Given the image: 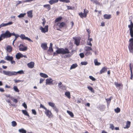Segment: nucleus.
Masks as SVG:
<instances>
[{"label":"nucleus","mask_w":133,"mask_h":133,"mask_svg":"<svg viewBox=\"0 0 133 133\" xmlns=\"http://www.w3.org/2000/svg\"><path fill=\"white\" fill-rule=\"evenodd\" d=\"M130 33L131 38L129 39V42H130L129 44L128 48L130 52H133V28H130Z\"/></svg>","instance_id":"nucleus-1"},{"label":"nucleus","mask_w":133,"mask_h":133,"mask_svg":"<svg viewBox=\"0 0 133 133\" xmlns=\"http://www.w3.org/2000/svg\"><path fill=\"white\" fill-rule=\"evenodd\" d=\"M57 54H61L64 55L66 54H69L70 53L68 49L67 48L64 49L63 48H57V50L56 51Z\"/></svg>","instance_id":"nucleus-2"},{"label":"nucleus","mask_w":133,"mask_h":133,"mask_svg":"<svg viewBox=\"0 0 133 133\" xmlns=\"http://www.w3.org/2000/svg\"><path fill=\"white\" fill-rule=\"evenodd\" d=\"M3 73L5 75H8L9 76H11L12 75H16V73L15 71H6L3 70Z\"/></svg>","instance_id":"nucleus-3"},{"label":"nucleus","mask_w":133,"mask_h":133,"mask_svg":"<svg viewBox=\"0 0 133 133\" xmlns=\"http://www.w3.org/2000/svg\"><path fill=\"white\" fill-rule=\"evenodd\" d=\"M2 36H3V38H10L11 37V33L7 30L5 33L2 34Z\"/></svg>","instance_id":"nucleus-4"},{"label":"nucleus","mask_w":133,"mask_h":133,"mask_svg":"<svg viewBox=\"0 0 133 133\" xmlns=\"http://www.w3.org/2000/svg\"><path fill=\"white\" fill-rule=\"evenodd\" d=\"M19 37L22 39H23V40L25 39L26 40H28L30 42H33V41H32L30 38H29L28 37H25V35L24 34H21L19 36Z\"/></svg>","instance_id":"nucleus-5"},{"label":"nucleus","mask_w":133,"mask_h":133,"mask_svg":"<svg viewBox=\"0 0 133 133\" xmlns=\"http://www.w3.org/2000/svg\"><path fill=\"white\" fill-rule=\"evenodd\" d=\"M48 25L45 26L44 28H43L42 26H41L40 28V29L41 30L42 32L45 33L46 32L48 31Z\"/></svg>","instance_id":"nucleus-6"},{"label":"nucleus","mask_w":133,"mask_h":133,"mask_svg":"<svg viewBox=\"0 0 133 133\" xmlns=\"http://www.w3.org/2000/svg\"><path fill=\"white\" fill-rule=\"evenodd\" d=\"M46 84L50 85L51 84H52L53 82V80L50 78H49L46 79Z\"/></svg>","instance_id":"nucleus-7"},{"label":"nucleus","mask_w":133,"mask_h":133,"mask_svg":"<svg viewBox=\"0 0 133 133\" xmlns=\"http://www.w3.org/2000/svg\"><path fill=\"white\" fill-rule=\"evenodd\" d=\"M22 46V47H24V48H19V50L20 51H25L26 50L28 49L27 47L26 46H24L22 44H20L19 46V47L20 46Z\"/></svg>","instance_id":"nucleus-8"},{"label":"nucleus","mask_w":133,"mask_h":133,"mask_svg":"<svg viewBox=\"0 0 133 133\" xmlns=\"http://www.w3.org/2000/svg\"><path fill=\"white\" fill-rule=\"evenodd\" d=\"M45 110V114L49 117H50L51 116V115L52 114L51 112L49 110H48L47 109H46V110Z\"/></svg>","instance_id":"nucleus-9"},{"label":"nucleus","mask_w":133,"mask_h":133,"mask_svg":"<svg viewBox=\"0 0 133 133\" xmlns=\"http://www.w3.org/2000/svg\"><path fill=\"white\" fill-rule=\"evenodd\" d=\"M73 39L75 40V43L77 45H79L80 41L79 39L77 37H73Z\"/></svg>","instance_id":"nucleus-10"},{"label":"nucleus","mask_w":133,"mask_h":133,"mask_svg":"<svg viewBox=\"0 0 133 133\" xmlns=\"http://www.w3.org/2000/svg\"><path fill=\"white\" fill-rule=\"evenodd\" d=\"M7 56L5 57V59L8 61H10L11 60H13V58L12 56H10L8 55V54H7Z\"/></svg>","instance_id":"nucleus-11"},{"label":"nucleus","mask_w":133,"mask_h":133,"mask_svg":"<svg viewBox=\"0 0 133 133\" xmlns=\"http://www.w3.org/2000/svg\"><path fill=\"white\" fill-rule=\"evenodd\" d=\"M65 24H66L64 22H61V23H57V25L60 28H62L64 27L65 25Z\"/></svg>","instance_id":"nucleus-12"},{"label":"nucleus","mask_w":133,"mask_h":133,"mask_svg":"<svg viewBox=\"0 0 133 133\" xmlns=\"http://www.w3.org/2000/svg\"><path fill=\"white\" fill-rule=\"evenodd\" d=\"M41 47L44 50H46L48 48L47 44L46 43H42L41 45Z\"/></svg>","instance_id":"nucleus-13"},{"label":"nucleus","mask_w":133,"mask_h":133,"mask_svg":"<svg viewBox=\"0 0 133 133\" xmlns=\"http://www.w3.org/2000/svg\"><path fill=\"white\" fill-rule=\"evenodd\" d=\"M22 54L20 52H18L16 55V58L17 59H19L22 57Z\"/></svg>","instance_id":"nucleus-14"},{"label":"nucleus","mask_w":133,"mask_h":133,"mask_svg":"<svg viewBox=\"0 0 133 133\" xmlns=\"http://www.w3.org/2000/svg\"><path fill=\"white\" fill-rule=\"evenodd\" d=\"M34 63L33 62H31L28 64V67L30 68H32L34 66Z\"/></svg>","instance_id":"nucleus-15"},{"label":"nucleus","mask_w":133,"mask_h":133,"mask_svg":"<svg viewBox=\"0 0 133 133\" xmlns=\"http://www.w3.org/2000/svg\"><path fill=\"white\" fill-rule=\"evenodd\" d=\"M107 68L104 67H103L102 69L100 70V74H102L103 73L106 72L107 71Z\"/></svg>","instance_id":"nucleus-16"},{"label":"nucleus","mask_w":133,"mask_h":133,"mask_svg":"<svg viewBox=\"0 0 133 133\" xmlns=\"http://www.w3.org/2000/svg\"><path fill=\"white\" fill-rule=\"evenodd\" d=\"M12 48L10 45H8L6 47V50L9 52H11L12 51Z\"/></svg>","instance_id":"nucleus-17"},{"label":"nucleus","mask_w":133,"mask_h":133,"mask_svg":"<svg viewBox=\"0 0 133 133\" xmlns=\"http://www.w3.org/2000/svg\"><path fill=\"white\" fill-rule=\"evenodd\" d=\"M27 14L28 17L32 18L33 17L32 11L31 10L27 12Z\"/></svg>","instance_id":"nucleus-18"},{"label":"nucleus","mask_w":133,"mask_h":133,"mask_svg":"<svg viewBox=\"0 0 133 133\" xmlns=\"http://www.w3.org/2000/svg\"><path fill=\"white\" fill-rule=\"evenodd\" d=\"M58 2V0H50L49 1V3L51 5H52L54 4L57 3Z\"/></svg>","instance_id":"nucleus-19"},{"label":"nucleus","mask_w":133,"mask_h":133,"mask_svg":"<svg viewBox=\"0 0 133 133\" xmlns=\"http://www.w3.org/2000/svg\"><path fill=\"white\" fill-rule=\"evenodd\" d=\"M104 17L105 19H109L111 17V15L110 14L108 15L105 14L104 15Z\"/></svg>","instance_id":"nucleus-20"},{"label":"nucleus","mask_w":133,"mask_h":133,"mask_svg":"<svg viewBox=\"0 0 133 133\" xmlns=\"http://www.w3.org/2000/svg\"><path fill=\"white\" fill-rule=\"evenodd\" d=\"M43 7L46 8L48 9V11H49L51 9V6L50 4H47L44 5H43Z\"/></svg>","instance_id":"nucleus-21"},{"label":"nucleus","mask_w":133,"mask_h":133,"mask_svg":"<svg viewBox=\"0 0 133 133\" xmlns=\"http://www.w3.org/2000/svg\"><path fill=\"white\" fill-rule=\"evenodd\" d=\"M40 76L44 78H46L48 77V75L44 73H43L42 72H41L40 74Z\"/></svg>","instance_id":"nucleus-22"},{"label":"nucleus","mask_w":133,"mask_h":133,"mask_svg":"<svg viewBox=\"0 0 133 133\" xmlns=\"http://www.w3.org/2000/svg\"><path fill=\"white\" fill-rule=\"evenodd\" d=\"M52 44L51 43H50V46L48 50V51H49L51 52H52L53 51V50L52 48Z\"/></svg>","instance_id":"nucleus-23"},{"label":"nucleus","mask_w":133,"mask_h":133,"mask_svg":"<svg viewBox=\"0 0 133 133\" xmlns=\"http://www.w3.org/2000/svg\"><path fill=\"white\" fill-rule=\"evenodd\" d=\"M112 97H110L109 98L106 99V100L107 101L108 106L109 105L110 103V102L111 98Z\"/></svg>","instance_id":"nucleus-24"},{"label":"nucleus","mask_w":133,"mask_h":133,"mask_svg":"<svg viewBox=\"0 0 133 133\" xmlns=\"http://www.w3.org/2000/svg\"><path fill=\"white\" fill-rule=\"evenodd\" d=\"M22 112L23 114H24L25 115L29 117H30L29 115L26 110H22Z\"/></svg>","instance_id":"nucleus-25"},{"label":"nucleus","mask_w":133,"mask_h":133,"mask_svg":"<svg viewBox=\"0 0 133 133\" xmlns=\"http://www.w3.org/2000/svg\"><path fill=\"white\" fill-rule=\"evenodd\" d=\"M19 132L20 133H26V131L23 128L19 129L18 130Z\"/></svg>","instance_id":"nucleus-26"},{"label":"nucleus","mask_w":133,"mask_h":133,"mask_svg":"<svg viewBox=\"0 0 133 133\" xmlns=\"http://www.w3.org/2000/svg\"><path fill=\"white\" fill-rule=\"evenodd\" d=\"M26 15V13L23 14H21L18 16V17L19 18H21L24 17Z\"/></svg>","instance_id":"nucleus-27"},{"label":"nucleus","mask_w":133,"mask_h":133,"mask_svg":"<svg viewBox=\"0 0 133 133\" xmlns=\"http://www.w3.org/2000/svg\"><path fill=\"white\" fill-rule=\"evenodd\" d=\"M62 18L61 17H59L56 18L55 20V22L56 23L61 21L62 19Z\"/></svg>","instance_id":"nucleus-28"},{"label":"nucleus","mask_w":133,"mask_h":133,"mask_svg":"<svg viewBox=\"0 0 133 133\" xmlns=\"http://www.w3.org/2000/svg\"><path fill=\"white\" fill-rule=\"evenodd\" d=\"M95 65H99L101 64V63L98 62L97 59H95L94 61Z\"/></svg>","instance_id":"nucleus-29"},{"label":"nucleus","mask_w":133,"mask_h":133,"mask_svg":"<svg viewBox=\"0 0 133 133\" xmlns=\"http://www.w3.org/2000/svg\"><path fill=\"white\" fill-rule=\"evenodd\" d=\"M77 66L78 65H77V64L76 63L73 64L70 67V69H71L75 68L76 67H77Z\"/></svg>","instance_id":"nucleus-30"},{"label":"nucleus","mask_w":133,"mask_h":133,"mask_svg":"<svg viewBox=\"0 0 133 133\" xmlns=\"http://www.w3.org/2000/svg\"><path fill=\"white\" fill-rule=\"evenodd\" d=\"M14 90L16 92H19V90L16 86H14L13 87Z\"/></svg>","instance_id":"nucleus-31"},{"label":"nucleus","mask_w":133,"mask_h":133,"mask_svg":"<svg viewBox=\"0 0 133 133\" xmlns=\"http://www.w3.org/2000/svg\"><path fill=\"white\" fill-rule=\"evenodd\" d=\"M85 50L86 51H88L92 50V49L90 47L88 46H86L85 47Z\"/></svg>","instance_id":"nucleus-32"},{"label":"nucleus","mask_w":133,"mask_h":133,"mask_svg":"<svg viewBox=\"0 0 133 133\" xmlns=\"http://www.w3.org/2000/svg\"><path fill=\"white\" fill-rule=\"evenodd\" d=\"M129 21L130 22V24L128 25V27L130 28H133V23L132 21L131 20H130Z\"/></svg>","instance_id":"nucleus-33"},{"label":"nucleus","mask_w":133,"mask_h":133,"mask_svg":"<svg viewBox=\"0 0 133 133\" xmlns=\"http://www.w3.org/2000/svg\"><path fill=\"white\" fill-rule=\"evenodd\" d=\"M65 95L68 98H70V94L69 92H66L65 93Z\"/></svg>","instance_id":"nucleus-34"},{"label":"nucleus","mask_w":133,"mask_h":133,"mask_svg":"<svg viewBox=\"0 0 133 133\" xmlns=\"http://www.w3.org/2000/svg\"><path fill=\"white\" fill-rule=\"evenodd\" d=\"M87 88L89 90H90L91 91V92L93 93L94 92V90L93 89V88L89 86Z\"/></svg>","instance_id":"nucleus-35"},{"label":"nucleus","mask_w":133,"mask_h":133,"mask_svg":"<svg viewBox=\"0 0 133 133\" xmlns=\"http://www.w3.org/2000/svg\"><path fill=\"white\" fill-rule=\"evenodd\" d=\"M48 104L50 106H51L52 108L55 106V104L53 103L49 102L48 103Z\"/></svg>","instance_id":"nucleus-36"},{"label":"nucleus","mask_w":133,"mask_h":133,"mask_svg":"<svg viewBox=\"0 0 133 133\" xmlns=\"http://www.w3.org/2000/svg\"><path fill=\"white\" fill-rule=\"evenodd\" d=\"M17 125V124L16 121H13L11 122V125L13 127L16 126Z\"/></svg>","instance_id":"nucleus-37"},{"label":"nucleus","mask_w":133,"mask_h":133,"mask_svg":"<svg viewBox=\"0 0 133 133\" xmlns=\"http://www.w3.org/2000/svg\"><path fill=\"white\" fill-rule=\"evenodd\" d=\"M67 113L70 115L71 117H73L74 115L72 112L68 110L67 111Z\"/></svg>","instance_id":"nucleus-38"},{"label":"nucleus","mask_w":133,"mask_h":133,"mask_svg":"<svg viewBox=\"0 0 133 133\" xmlns=\"http://www.w3.org/2000/svg\"><path fill=\"white\" fill-rule=\"evenodd\" d=\"M88 12V10H86L85 9H84V17H86L87 16V14Z\"/></svg>","instance_id":"nucleus-39"},{"label":"nucleus","mask_w":133,"mask_h":133,"mask_svg":"<svg viewBox=\"0 0 133 133\" xmlns=\"http://www.w3.org/2000/svg\"><path fill=\"white\" fill-rule=\"evenodd\" d=\"M115 111L117 113L119 112L120 111V109L118 107H117L116 109H115Z\"/></svg>","instance_id":"nucleus-40"},{"label":"nucleus","mask_w":133,"mask_h":133,"mask_svg":"<svg viewBox=\"0 0 133 133\" xmlns=\"http://www.w3.org/2000/svg\"><path fill=\"white\" fill-rule=\"evenodd\" d=\"M16 73V75L17 74H24V72L22 70H21L19 71H18L17 72H15Z\"/></svg>","instance_id":"nucleus-41"},{"label":"nucleus","mask_w":133,"mask_h":133,"mask_svg":"<svg viewBox=\"0 0 133 133\" xmlns=\"http://www.w3.org/2000/svg\"><path fill=\"white\" fill-rule=\"evenodd\" d=\"M79 15L82 18L83 17H84V13H83L82 12H81L80 13H79Z\"/></svg>","instance_id":"nucleus-42"},{"label":"nucleus","mask_w":133,"mask_h":133,"mask_svg":"<svg viewBox=\"0 0 133 133\" xmlns=\"http://www.w3.org/2000/svg\"><path fill=\"white\" fill-rule=\"evenodd\" d=\"M53 109L57 113L58 111V109L57 108L56 106H55L53 108Z\"/></svg>","instance_id":"nucleus-43"},{"label":"nucleus","mask_w":133,"mask_h":133,"mask_svg":"<svg viewBox=\"0 0 133 133\" xmlns=\"http://www.w3.org/2000/svg\"><path fill=\"white\" fill-rule=\"evenodd\" d=\"M114 128V126L112 124H110V128L112 130H113Z\"/></svg>","instance_id":"nucleus-44"},{"label":"nucleus","mask_w":133,"mask_h":133,"mask_svg":"<svg viewBox=\"0 0 133 133\" xmlns=\"http://www.w3.org/2000/svg\"><path fill=\"white\" fill-rule=\"evenodd\" d=\"M7 25H8L7 23H3L0 25V28H1L2 27L4 26H6Z\"/></svg>","instance_id":"nucleus-45"},{"label":"nucleus","mask_w":133,"mask_h":133,"mask_svg":"<svg viewBox=\"0 0 133 133\" xmlns=\"http://www.w3.org/2000/svg\"><path fill=\"white\" fill-rule=\"evenodd\" d=\"M115 84L116 87H120L121 85V84H118L117 82H115Z\"/></svg>","instance_id":"nucleus-46"},{"label":"nucleus","mask_w":133,"mask_h":133,"mask_svg":"<svg viewBox=\"0 0 133 133\" xmlns=\"http://www.w3.org/2000/svg\"><path fill=\"white\" fill-rule=\"evenodd\" d=\"M5 101H6L7 102H8V103H9V105H13V106H14V105H12V104H11V102H10V100L9 99H5Z\"/></svg>","instance_id":"nucleus-47"},{"label":"nucleus","mask_w":133,"mask_h":133,"mask_svg":"<svg viewBox=\"0 0 133 133\" xmlns=\"http://www.w3.org/2000/svg\"><path fill=\"white\" fill-rule=\"evenodd\" d=\"M89 78L92 81H94L96 80L92 76H89Z\"/></svg>","instance_id":"nucleus-48"},{"label":"nucleus","mask_w":133,"mask_h":133,"mask_svg":"<svg viewBox=\"0 0 133 133\" xmlns=\"http://www.w3.org/2000/svg\"><path fill=\"white\" fill-rule=\"evenodd\" d=\"M88 63V62H81V64L82 65H86Z\"/></svg>","instance_id":"nucleus-49"},{"label":"nucleus","mask_w":133,"mask_h":133,"mask_svg":"<svg viewBox=\"0 0 133 133\" xmlns=\"http://www.w3.org/2000/svg\"><path fill=\"white\" fill-rule=\"evenodd\" d=\"M79 55L80 56L81 58H83L84 57V54L83 53H80L79 54Z\"/></svg>","instance_id":"nucleus-50"},{"label":"nucleus","mask_w":133,"mask_h":133,"mask_svg":"<svg viewBox=\"0 0 133 133\" xmlns=\"http://www.w3.org/2000/svg\"><path fill=\"white\" fill-rule=\"evenodd\" d=\"M32 113L34 114L35 115H36V112L35 109H32Z\"/></svg>","instance_id":"nucleus-51"},{"label":"nucleus","mask_w":133,"mask_h":133,"mask_svg":"<svg viewBox=\"0 0 133 133\" xmlns=\"http://www.w3.org/2000/svg\"><path fill=\"white\" fill-rule=\"evenodd\" d=\"M40 108H42L45 110H46L47 108L45 107L44 105H43L42 104H41L40 105Z\"/></svg>","instance_id":"nucleus-52"},{"label":"nucleus","mask_w":133,"mask_h":133,"mask_svg":"<svg viewBox=\"0 0 133 133\" xmlns=\"http://www.w3.org/2000/svg\"><path fill=\"white\" fill-rule=\"evenodd\" d=\"M68 9H71L72 10L74 8V7L72 6H67Z\"/></svg>","instance_id":"nucleus-53"},{"label":"nucleus","mask_w":133,"mask_h":133,"mask_svg":"<svg viewBox=\"0 0 133 133\" xmlns=\"http://www.w3.org/2000/svg\"><path fill=\"white\" fill-rule=\"evenodd\" d=\"M71 56V55L70 54H68L66 55L65 56H64L63 57L64 58H65L66 57H69Z\"/></svg>","instance_id":"nucleus-54"},{"label":"nucleus","mask_w":133,"mask_h":133,"mask_svg":"<svg viewBox=\"0 0 133 133\" xmlns=\"http://www.w3.org/2000/svg\"><path fill=\"white\" fill-rule=\"evenodd\" d=\"M14 81L15 83H18L20 82H23V81H22L21 80L16 79H14Z\"/></svg>","instance_id":"nucleus-55"},{"label":"nucleus","mask_w":133,"mask_h":133,"mask_svg":"<svg viewBox=\"0 0 133 133\" xmlns=\"http://www.w3.org/2000/svg\"><path fill=\"white\" fill-rule=\"evenodd\" d=\"M25 108L27 109V105L25 102H24L22 105Z\"/></svg>","instance_id":"nucleus-56"},{"label":"nucleus","mask_w":133,"mask_h":133,"mask_svg":"<svg viewBox=\"0 0 133 133\" xmlns=\"http://www.w3.org/2000/svg\"><path fill=\"white\" fill-rule=\"evenodd\" d=\"M131 64L130 63V65H129V67L130 68V72H131V75H133V74H132V68H131Z\"/></svg>","instance_id":"nucleus-57"},{"label":"nucleus","mask_w":133,"mask_h":133,"mask_svg":"<svg viewBox=\"0 0 133 133\" xmlns=\"http://www.w3.org/2000/svg\"><path fill=\"white\" fill-rule=\"evenodd\" d=\"M32 1H34V0H25V1H24L23 2H31Z\"/></svg>","instance_id":"nucleus-58"},{"label":"nucleus","mask_w":133,"mask_h":133,"mask_svg":"<svg viewBox=\"0 0 133 133\" xmlns=\"http://www.w3.org/2000/svg\"><path fill=\"white\" fill-rule=\"evenodd\" d=\"M45 80V79H43V78H41L40 79V82H39V83L40 84H41L42 83V82Z\"/></svg>","instance_id":"nucleus-59"},{"label":"nucleus","mask_w":133,"mask_h":133,"mask_svg":"<svg viewBox=\"0 0 133 133\" xmlns=\"http://www.w3.org/2000/svg\"><path fill=\"white\" fill-rule=\"evenodd\" d=\"M130 123L131 122L130 121H128L127 122L126 124L130 127Z\"/></svg>","instance_id":"nucleus-60"},{"label":"nucleus","mask_w":133,"mask_h":133,"mask_svg":"<svg viewBox=\"0 0 133 133\" xmlns=\"http://www.w3.org/2000/svg\"><path fill=\"white\" fill-rule=\"evenodd\" d=\"M87 44L88 45L91 46H92V44L91 42H87Z\"/></svg>","instance_id":"nucleus-61"},{"label":"nucleus","mask_w":133,"mask_h":133,"mask_svg":"<svg viewBox=\"0 0 133 133\" xmlns=\"http://www.w3.org/2000/svg\"><path fill=\"white\" fill-rule=\"evenodd\" d=\"M13 102H15V103H16L18 102V100L14 98L13 100Z\"/></svg>","instance_id":"nucleus-62"},{"label":"nucleus","mask_w":133,"mask_h":133,"mask_svg":"<svg viewBox=\"0 0 133 133\" xmlns=\"http://www.w3.org/2000/svg\"><path fill=\"white\" fill-rule=\"evenodd\" d=\"M62 84V83L61 82H60L59 83H58V87H59L60 88H62V86H60Z\"/></svg>","instance_id":"nucleus-63"},{"label":"nucleus","mask_w":133,"mask_h":133,"mask_svg":"<svg viewBox=\"0 0 133 133\" xmlns=\"http://www.w3.org/2000/svg\"><path fill=\"white\" fill-rule=\"evenodd\" d=\"M6 62L4 61L3 60H1L0 61V63H3V64H4V63H6Z\"/></svg>","instance_id":"nucleus-64"}]
</instances>
